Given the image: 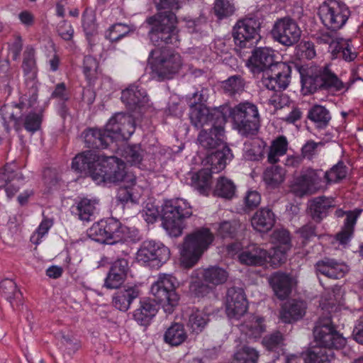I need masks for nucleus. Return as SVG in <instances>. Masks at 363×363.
<instances>
[{
	"label": "nucleus",
	"mask_w": 363,
	"mask_h": 363,
	"mask_svg": "<svg viewBox=\"0 0 363 363\" xmlns=\"http://www.w3.org/2000/svg\"><path fill=\"white\" fill-rule=\"evenodd\" d=\"M72 169L87 172L97 183L121 182L134 184L135 179L125 171V163L116 157H105L92 151L77 155L72 162Z\"/></svg>",
	"instance_id": "nucleus-1"
},
{
	"label": "nucleus",
	"mask_w": 363,
	"mask_h": 363,
	"mask_svg": "<svg viewBox=\"0 0 363 363\" xmlns=\"http://www.w3.org/2000/svg\"><path fill=\"white\" fill-rule=\"evenodd\" d=\"M181 0H155L157 10H167L147 18L145 23L150 27L148 35L155 45L162 43L177 45L179 41L176 27L177 17L173 11L180 8Z\"/></svg>",
	"instance_id": "nucleus-2"
},
{
	"label": "nucleus",
	"mask_w": 363,
	"mask_h": 363,
	"mask_svg": "<svg viewBox=\"0 0 363 363\" xmlns=\"http://www.w3.org/2000/svg\"><path fill=\"white\" fill-rule=\"evenodd\" d=\"M301 78L303 90L306 94H311L318 89H325L334 91H347L354 84V79H350L347 83L342 82L333 73L328 65L320 67L315 65L302 68Z\"/></svg>",
	"instance_id": "nucleus-3"
},
{
	"label": "nucleus",
	"mask_w": 363,
	"mask_h": 363,
	"mask_svg": "<svg viewBox=\"0 0 363 363\" xmlns=\"http://www.w3.org/2000/svg\"><path fill=\"white\" fill-rule=\"evenodd\" d=\"M192 215L191 208L182 199L164 202L162 210V226L170 236L178 237L184 228V219Z\"/></svg>",
	"instance_id": "nucleus-4"
},
{
	"label": "nucleus",
	"mask_w": 363,
	"mask_h": 363,
	"mask_svg": "<svg viewBox=\"0 0 363 363\" xmlns=\"http://www.w3.org/2000/svg\"><path fill=\"white\" fill-rule=\"evenodd\" d=\"M233 127L245 137L255 135L260 127V116L257 106L248 101L242 102L232 108L228 107Z\"/></svg>",
	"instance_id": "nucleus-5"
},
{
	"label": "nucleus",
	"mask_w": 363,
	"mask_h": 363,
	"mask_svg": "<svg viewBox=\"0 0 363 363\" xmlns=\"http://www.w3.org/2000/svg\"><path fill=\"white\" fill-rule=\"evenodd\" d=\"M214 240V235L207 228H201L184 238L181 255L186 267H192L206 251Z\"/></svg>",
	"instance_id": "nucleus-6"
},
{
	"label": "nucleus",
	"mask_w": 363,
	"mask_h": 363,
	"mask_svg": "<svg viewBox=\"0 0 363 363\" xmlns=\"http://www.w3.org/2000/svg\"><path fill=\"white\" fill-rule=\"evenodd\" d=\"M148 62L152 72L161 80L172 79L183 65L179 53L166 48L152 50Z\"/></svg>",
	"instance_id": "nucleus-7"
},
{
	"label": "nucleus",
	"mask_w": 363,
	"mask_h": 363,
	"mask_svg": "<svg viewBox=\"0 0 363 363\" xmlns=\"http://www.w3.org/2000/svg\"><path fill=\"white\" fill-rule=\"evenodd\" d=\"M203 91L199 94L194 93L193 99L194 102H191L189 118L194 126L197 128H202L206 124H225L226 122L228 106H220V108L210 110L203 104L206 101Z\"/></svg>",
	"instance_id": "nucleus-8"
},
{
	"label": "nucleus",
	"mask_w": 363,
	"mask_h": 363,
	"mask_svg": "<svg viewBox=\"0 0 363 363\" xmlns=\"http://www.w3.org/2000/svg\"><path fill=\"white\" fill-rule=\"evenodd\" d=\"M177 279L169 274H160L152 284L150 291L167 314L173 313L178 305L179 295L176 292Z\"/></svg>",
	"instance_id": "nucleus-9"
},
{
	"label": "nucleus",
	"mask_w": 363,
	"mask_h": 363,
	"mask_svg": "<svg viewBox=\"0 0 363 363\" xmlns=\"http://www.w3.org/2000/svg\"><path fill=\"white\" fill-rule=\"evenodd\" d=\"M314 339L317 347L331 350L341 349L346 340L336 330L330 318H320L313 328Z\"/></svg>",
	"instance_id": "nucleus-10"
},
{
	"label": "nucleus",
	"mask_w": 363,
	"mask_h": 363,
	"mask_svg": "<svg viewBox=\"0 0 363 363\" xmlns=\"http://www.w3.org/2000/svg\"><path fill=\"white\" fill-rule=\"evenodd\" d=\"M125 227L119 220L109 218L94 223L88 230V235L92 240L108 244H114L123 239Z\"/></svg>",
	"instance_id": "nucleus-11"
},
{
	"label": "nucleus",
	"mask_w": 363,
	"mask_h": 363,
	"mask_svg": "<svg viewBox=\"0 0 363 363\" xmlns=\"http://www.w3.org/2000/svg\"><path fill=\"white\" fill-rule=\"evenodd\" d=\"M318 13L326 27L332 30H338L347 21L350 11L344 2L329 0L319 6Z\"/></svg>",
	"instance_id": "nucleus-12"
},
{
	"label": "nucleus",
	"mask_w": 363,
	"mask_h": 363,
	"mask_svg": "<svg viewBox=\"0 0 363 363\" xmlns=\"http://www.w3.org/2000/svg\"><path fill=\"white\" fill-rule=\"evenodd\" d=\"M170 257V251L162 243L154 240L144 241L138 249L136 258L139 262L159 268Z\"/></svg>",
	"instance_id": "nucleus-13"
},
{
	"label": "nucleus",
	"mask_w": 363,
	"mask_h": 363,
	"mask_svg": "<svg viewBox=\"0 0 363 363\" xmlns=\"http://www.w3.org/2000/svg\"><path fill=\"white\" fill-rule=\"evenodd\" d=\"M301 33L297 22L290 17L278 18L271 30L273 39L287 47L296 44L301 39Z\"/></svg>",
	"instance_id": "nucleus-14"
},
{
	"label": "nucleus",
	"mask_w": 363,
	"mask_h": 363,
	"mask_svg": "<svg viewBox=\"0 0 363 363\" xmlns=\"http://www.w3.org/2000/svg\"><path fill=\"white\" fill-rule=\"evenodd\" d=\"M259 29L260 22L255 18L238 21L233 30L235 43L241 48L252 46L260 38Z\"/></svg>",
	"instance_id": "nucleus-15"
},
{
	"label": "nucleus",
	"mask_w": 363,
	"mask_h": 363,
	"mask_svg": "<svg viewBox=\"0 0 363 363\" xmlns=\"http://www.w3.org/2000/svg\"><path fill=\"white\" fill-rule=\"evenodd\" d=\"M291 68L289 65L278 62L271 69L262 74V84L269 90L281 91L286 89L291 81Z\"/></svg>",
	"instance_id": "nucleus-16"
},
{
	"label": "nucleus",
	"mask_w": 363,
	"mask_h": 363,
	"mask_svg": "<svg viewBox=\"0 0 363 363\" xmlns=\"http://www.w3.org/2000/svg\"><path fill=\"white\" fill-rule=\"evenodd\" d=\"M228 278V272L222 267L212 266L203 270V283H193L191 290L198 296H203L216 286L224 284Z\"/></svg>",
	"instance_id": "nucleus-17"
},
{
	"label": "nucleus",
	"mask_w": 363,
	"mask_h": 363,
	"mask_svg": "<svg viewBox=\"0 0 363 363\" xmlns=\"http://www.w3.org/2000/svg\"><path fill=\"white\" fill-rule=\"evenodd\" d=\"M106 128L113 140H127L135 132V121L130 115L117 113L109 119Z\"/></svg>",
	"instance_id": "nucleus-18"
},
{
	"label": "nucleus",
	"mask_w": 363,
	"mask_h": 363,
	"mask_svg": "<svg viewBox=\"0 0 363 363\" xmlns=\"http://www.w3.org/2000/svg\"><path fill=\"white\" fill-rule=\"evenodd\" d=\"M321 173V170H308L296 179L292 187L293 191L298 196L318 192L324 186Z\"/></svg>",
	"instance_id": "nucleus-19"
},
{
	"label": "nucleus",
	"mask_w": 363,
	"mask_h": 363,
	"mask_svg": "<svg viewBox=\"0 0 363 363\" xmlns=\"http://www.w3.org/2000/svg\"><path fill=\"white\" fill-rule=\"evenodd\" d=\"M275 56L272 48H258L254 50L246 65L254 74L264 73L277 64Z\"/></svg>",
	"instance_id": "nucleus-20"
},
{
	"label": "nucleus",
	"mask_w": 363,
	"mask_h": 363,
	"mask_svg": "<svg viewBox=\"0 0 363 363\" xmlns=\"http://www.w3.org/2000/svg\"><path fill=\"white\" fill-rule=\"evenodd\" d=\"M247 310V301L244 291L231 287L226 295V313L230 318L240 319Z\"/></svg>",
	"instance_id": "nucleus-21"
},
{
	"label": "nucleus",
	"mask_w": 363,
	"mask_h": 363,
	"mask_svg": "<svg viewBox=\"0 0 363 363\" xmlns=\"http://www.w3.org/2000/svg\"><path fill=\"white\" fill-rule=\"evenodd\" d=\"M315 269L318 274L333 279L343 278L349 272V267L343 262L325 257L316 262Z\"/></svg>",
	"instance_id": "nucleus-22"
},
{
	"label": "nucleus",
	"mask_w": 363,
	"mask_h": 363,
	"mask_svg": "<svg viewBox=\"0 0 363 363\" xmlns=\"http://www.w3.org/2000/svg\"><path fill=\"white\" fill-rule=\"evenodd\" d=\"M270 257L268 251L257 244H252L244 249L238 255V259L242 264L247 266H263Z\"/></svg>",
	"instance_id": "nucleus-23"
},
{
	"label": "nucleus",
	"mask_w": 363,
	"mask_h": 363,
	"mask_svg": "<svg viewBox=\"0 0 363 363\" xmlns=\"http://www.w3.org/2000/svg\"><path fill=\"white\" fill-rule=\"evenodd\" d=\"M128 271V259L125 258L117 259L111 265L105 279L104 286L111 289L119 288L125 281Z\"/></svg>",
	"instance_id": "nucleus-24"
},
{
	"label": "nucleus",
	"mask_w": 363,
	"mask_h": 363,
	"mask_svg": "<svg viewBox=\"0 0 363 363\" xmlns=\"http://www.w3.org/2000/svg\"><path fill=\"white\" fill-rule=\"evenodd\" d=\"M233 158V155L229 147L223 145L220 150L208 155L205 159V164L208 167H206L211 174L218 173L223 170L227 164L229 163Z\"/></svg>",
	"instance_id": "nucleus-25"
},
{
	"label": "nucleus",
	"mask_w": 363,
	"mask_h": 363,
	"mask_svg": "<svg viewBox=\"0 0 363 363\" xmlns=\"http://www.w3.org/2000/svg\"><path fill=\"white\" fill-rule=\"evenodd\" d=\"M23 177L20 172H15L9 166L0 171V189H4L6 196L11 199L23 184Z\"/></svg>",
	"instance_id": "nucleus-26"
},
{
	"label": "nucleus",
	"mask_w": 363,
	"mask_h": 363,
	"mask_svg": "<svg viewBox=\"0 0 363 363\" xmlns=\"http://www.w3.org/2000/svg\"><path fill=\"white\" fill-rule=\"evenodd\" d=\"M121 101L128 109L133 111L147 104L148 97L145 89L130 85L122 91Z\"/></svg>",
	"instance_id": "nucleus-27"
},
{
	"label": "nucleus",
	"mask_w": 363,
	"mask_h": 363,
	"mask_svg": "<svg viewBox=\"0 0 363 363\" xmlns=\"http://www.w3.org/2000/svg\"><path fill=\"white\" fill-rule=\"evenodd\" d=\"M223 124H213L208 132L203 130L198 136L199 144L206 149H213L220 146L224 140Z\"/></svg>",
	"instance_id": "nucleus-28"
},
{
	"label": "nucleus",
	"mask_w": 363,
	"mask_h": 363,
	"mask_svg": "<svg viewBox=\"0 0 363 363\" xmlns=\"http://www.w3.org/2000/svg\"><path fill=\"white\" fill-rule=\"evenodd\" d=\"M113 140L105 130L89 128L84 132V142L86 146L92 149L106 148Z\"/></svg>",
	"instance_id": "nucleus-29"
},
{
	"label": "nucleus",
	"mask_w": 363,
	"mask_h": 363,
	"mask_svg": "<svg viewBox=\"0 0 363 363\" xmlns=\"http://www.w3.org/2000/svg\"><path fill=\"white\" fill-rule=\"evenodd\" d=\"M139 290L135 287H128L117 291L112 298V304L121 311H127L133 300L139 296Z\"/></svg>",
	"instance_id": "nucleus-30"
},
{
	"label": "nucleus",
	"mask_w": 363,
	"mask_h": 363,
	"mask_svg": "<svg viewBox=\"0 0 363 363\" xmlns=\"http://www.w3.org/2000/svg\"><path fill=\"white\" fill-rule=\"evenodd\" d=\"M275 223V216L271 209L263 208L257 211L251 218L252 228L260 233L270 230Z\"/></svg>",
	"instance_id": "nucleus-31"
},
{
	"label": "nucleus",
	"mask_w": 363,
	"mask_h": 363,
	"mask_svg": "<svg viewBox=\"0 0 363 363\" xmlns=\"http://www.w3.org/2000/svg\"><path fill=\"white\" fill-rule=\"evenodd\" d=\"M306 304L303 301H292L286 303L280 312V319L291 323L303 318L306 313Z\"/></svg>",
	"instance_id": "nucleus-32"
},
{
	"label": "nucleus",
	"mask_w": 363,
	"mask_h": 363,
	"mask_svg": "<svg viewBox=\"0 0 363 363\" xmlns=\"http://www.w3.org/2000/svg\"><path fill=\"white\" fill-rule=\"evenodd\" d=\"M98 200L88 198L81 199L72 206V213L83 221H89L96 211Z\"/></svg>",
	"instance_id": "nucleus-33"
},
{
	"label": "nucleus",
	"mask_w": 363,
	"mask_h": 363,
	"mask_svg": "<svg viewBox=\"0 0 363 363\" xmlns=\"http://www.w3.org/2000/svg\"><path fill=\"white\" fill-rule=\"evenodd\" d=\"M333 206L332 199L324 196L317 197L309 202L308 212L314 220L320 222L327 216L328 210Z\"/></svg>",
	"instance_id": "nucleus-34"
},
{
	"label": "nucleus",
	"mask_w": 363,
	"mask_h": 363,
	"mask_svg": "<svg viewBox=\"0 0 363 363\" xmlns=\"http://www.w3.org/2000/svg\"><path fill=\"white\" fill-rule=\"evenodd\" d=\"M157 312L154 301L144 299L140 302V306L133 313L134 320L141 325H147Z\"/></svg>",
	"instance_id": "nucleus-35"
},
{
	"label": "nucleus",
	"mask_w": 363,
	"mask_h": 363,
	"mask_svg": "<svg viewBox=\"0 0 363 363\" xmlns=\"http://www.w3.org/2000/svg\"><path fill=\"white\" fill-rule=\"evenodd\" d=\"M270 284L276 296L280 299H285L291 293V279L284 273H274L270 278Z\"/></svg>",
	"instance_id": "nucleus-36"
},
{
	"label": "nucleus",
	"mask_w": 363,
	"mask_h": 363,
	"mask_svg": "<svg viewBox=\"0 0 363 363\" xmlns=\"http://www.w3.org/2000/svg\"><path fill=\"white\" fill-rule=\"evenodd\" d=\"M11 118L14 121V128L17 131L24 127L27 131L32 133L40 129L42 122V115L32 112L19 118L15 117L14 114L11 113Z\"/></svg>",
	"instance_id": "nucleus-37"
},
{
	"label": "nucleus",
	"mask_w": 363,
	"mask_h": 363,
	"mask_svg": "<svg viewBox=\"0 0 363 363\" xmlns=\"http://www.w3.org/2000/svg\"><path fill=\"white\" fill-rule=\"evenodd\" d=\"M273 242L277 244L274 247V256L279 257V260L286 259L285 255L291 249V238L289 232L285 229H277L273 233Z\"/></svg>",
	"instance_id": "nucleus-38"
},
{
	"label": "nucleus",
	"mask_w": 363,
	"mask_h": 363,
	"mask_svg": "<svg viewBox=\"0 0 363 363\" xmlns=\"http://www.w3.org/2000/svg\"><path fill=\"white\" fill-rule=\"evenodd\" d=\"M191 186L200 194L207 196L211 191V174L207 169L191 174Z\"/></svg>",
	"instance_id": "nucleus-39"
},
{
	"label": "nucleus",
	"mask_w": 363,
	"mask_h": 363,
	"mask_svg": "<svg viewBox=\"0 0 363 363\" xmlns=\"http://www.w3.org/2000/svg\"><path fill=\"white\" fill-rule=\"evenodd\" d=\"M307 117L318 129L325 128L331 120L330 111L321 105L313 106L309 109Z\"/></svg>",
	"instance_id": "nucleus-40"
},
{
	"label": "nucleus",
	"mask_w": 363,
	"mask_h": 363,
	"mask_svg": "<svg viewBox=\"0 0 363 363\" xmlns=\"http://www.w3.org/2000/svg\"><path fill=\"white\" fill-rule=\"evenodd\" d=\"M264 318L250 315L247 320L240 325V330L252 338L259 337L265 330Z\"/></svg>",
	"instance_id": "nucleus-41"
},
{
	"label": "nucleus",
	"mask_w": 363,
	"mask_h": 363,
	"mask_svg": "<svg viewBox=\"0 0 363 363\" xmlns=\"http://www.w3.org/2000/svg\"><path fill=\"white\" fill-rule=\"evenodd\" d=\"M289 147V142L284 135H279L273 140L267 153V161L270 164H276L279 157L284 155Z\"/></svg>",
	"instance_id": "nucleus-42"
},
{
	"label": "nucleus",
	"mask_w": 363,
	"mask_h": 363,
	"mask_svg": "<svg viewBox=\"0 0 363 363\" xmlns=\"http://www.w3.org/2000/svg\"><path fill=\"white\" fill-rule=\"evenodd\" d=\"M265 145V142L259 138H253L245 142L243 147L245 158L251 161L262 159Z\"/></svg>",
	"instance_id": "nucleus-43"
},
{
	"label": "nucleus",
	"mask_w": 363,
	"mask_h": 363,
	"mask_svg": "<svg viewBox=\"0 0 363 363\" xmlns=\"http://www.w3.org/2000/svg\"><path fill=\"white\" fill-rule=\"evenodd\" d=\"M286 171L279 166H272L267 167L263 172L262 179L269 189H275L285 179Z\"/></svg>",
	"instance_id": "nucleus-44"
},
{
	"label": "nucleus",
	"mask_w": 363,
	"mask_h": 363,
	"mask_svg": "<svg viewBox=\"0 0 363 363\" xmlns=\"http://www.w3.org/2000/svg\"><path fill=\"white\" fill-rule=\"evenodd\" d=\"M187 338V334L182 324L176 323L167 328L164 335V342L172 346H178Z\"/></svg>",
	"instance_id": "nucleus-45"
},
{
	"label": "nucleus",
	"mask_w": 363,
	"mask_h": 363,
	"mask_svg": "<svg viewBox=\"0 0 363 363\" xmlns=\"http://www.w3.org/2000/svg\"><path fill=\"white\" fill-rule=\"evenodd\" d=\"M0 290L4 297L13 306L18 305L22 299V294L17 289L16 284L11 279H4L0 282Z\"/></svg>",
	"instance_id": "nucleus-46"
},
{
	"label": "nucleus",
	"mask_w": 363,
	"mask_h": 363,
	"mask_svg": "<svg viewBox=\"0 0 363 363\" xmlns=\"http://www.w3.org/2000/svg\"><path fill=\"white\" fill-rule=\"evenodd\" d=\"M245 86L244 79L240 75H233L222 82L221 88L223 92L231 97L240 95Z\"/></svg>",
	"instance_id": "nucleus-47"
},
{
	"label": "nucleus",
	"mask_w": 363,
	"mask_h": 363,
	"mask_svg": "<svg viewBox=\"0 0 363 363\" xmlns=\"http://www.w3.org/2000/svg\"><path fill=\"white\" fill-rule=\"evenodd\" d=\"M333 357L332 350L315 347L306 353L303 359L305 363H330Z\"/></svg>",
	"instance_id": "nucleus-48"
},
{
	"label": "nucleus",
	"mask_w": 363,
	"mask_h": 363,
	"mask_svg": "<svg viewBox=\"0 0 363 363\" xmlns=\"http://www.w3.org/2000/svg\"><path fill=\"white\" fill-rule=\"evenodd\" d=\"M236 186L234 182L225 177L218 179L216 184L213 194L216 196L231 199L235 194Z\"/></svg>",
	"instance_id": "nucleus-49"
},
{
	"label": "nucleus",
	"mask_w": 363,
	"mask_h": 363,
	"mask_svg": "<svg viewBox=\"0 0 363 363\" xmlns=\"http://www.w3.org/2000/svg\"><path fill=\"white\" fill-rule=\"evenodd\" d=\"M209 321L208 315L203 311L195 310L191 312L187 322V327L196 334L201 333Z\"/></svg>",
	"instance_id": "nucleus-50"
},
{
	"label": "nucleus",
	"mask_w": 363,
	"mask_h": 363,
	"mask_svg": "<svg viewBox=\"0 0 363 363\" xmlns=\"http://www.w3.org/2000/svg\"><path fill=\"white\" fill-rule=\"evenodd\" d=\"M347 167L342 162H338L329 171L322 172L324 184L338 182L345 178L347 175Z\"/></svg>",
	"instance_id": "nucleus-51"
},
{
	"label": "nucleus",
	"mask_w": 363,
	"mask_h": 363,
	"mask_svg": "<svg viewBox=\"0 0 363 363\" xmlns=\"http://www.w3.org/2000/svg\"><path fill=\"white\" fill-rule=\"evenodd\" d=\"M22 68L25 77H37V67L35 59V50L33 48H26L24 52Z\"/></svg>",
	"instance_id": "nucleus-52"
},
{
	"label": "nucleus",
	"mask_w": 363,
	"mask_h": 363,
	"mask_svg": "<svg viewBox=\"0 0 363 363\" xmlns=\"http://www.w3.org/2000/svg\"><path fill=\"white\" fill-rule=\"evenodd\" d=\"M133 30L132 26L124 23H116L107 30L106 37L111 42H117Z\"/></svg>",
	"instance_id": "nucleus-53"
},
{
	"label": "nucleus",
	"mask_w": 363,
	"mask_h": 363,
	"mask_svg": "<svg viewBox=\"0 0 363 363\" xmlns=\"http://www.w3.org/2000/svg\"><path fill=\"white\" fill-rule=\"evenodd\" d=\"M236 363H257L259 352L253 347L244 346L234 355Z\"/></svg>",
	"instance_id": "nucleus-54"
},
{
	"label": "nucleus",
	"mask_w": 363,
	"mask_h": 363,
	"mask_svg": "<svg viewBox=\"0 0 363 363\" xmlns=\"http://www.w3.org/2000/svg\"><path fill=\"white\" fill-rule=\"evenodd\" d=\"M240 228V223L236 220L224 221L219 225L218 233L223 238H234Z\"/></svg>",
	"instance_id": "nucleus-55"
},
{
	"label": "nucleus",
	"mask_w": 363,
	"mask_h": 363,
	"mask_svg": "<svg viewBox=\"0 0 363 363\" xmlns=\"http://www.w3.org/2000/svg\"><path fill=\"white\" fill-rule=\"evenodd\" d=\"M213 9L215 14L220 19L231 16L235 11L233 4L228 0H216Z\"/></svg>",
	"instance_id": "nucleus-56"
},
{
	"label": "nucleus",
	"mask_w": 363,
	"mask_h": 363,
	"mask_svg": "<svg viewBox=\"0 0 363 363\" xmlns=\"http://www.w3.org/2000/svg\"><path fill=\"white\" fill-rule=\"evenodd\" d=\"M99 63L96 58L87 55L84 58L83 72L89 82L96 78Z\"/></svg>",
	"instance_id": "nucleus-57"
},
{
	"label": "nucleus",
	"mask_w": 363,
	"mask_h": 363,
	"mask_svg": "<svg viewBox=\"0 0 363 363\" xmlns=\"http://www.w3.org/2000/svg\"><path fill=\"white\" fill-rule=\"evenodd\" d=\"M52 225L53 221L52 219L44 218L31 235L30 241L35 245H38L41 242V239L48 234Z\"/></svg>",
	"instance_id": "nucleus-58"
},
{
	"label": "nucleus",
	"mask_w": 363,
	"mask_h": 363,
	"mask_svg": "<svg viewBox=\"0 0 363 363\" xmlns=\"http://www.w3.org/2000/svg\"><path fill=\"white\" fill-rule=\"evenodd\" d=\"M26 86L28 90L26 96L29 97V106H33L38 99V83L37 77H26Z\"/></svg>",
	"instance_id": "nucleus-59"
},
{
	"label": "nucleus",
	"mask_w": 363,
	"mask_h": 363,
	"mask_svg": "<svg viewBox=\"0 0 363 363\" xmlns=\"http://www.w3.org/2000/svg\"><path fill=\"white\" fill-rule=\"evenodd\" d=\"M284 337L280 332H274L265 336L262 344L268 350H274L283 345Z\"/></svg>",
	"instance_id": "nucleus-60"
},
{
	"label": "nucleus",
	"mask_w": 363,
	"mask_h": 363,
	"mask_svg": "<svg viewBox=\"0 0 363 363\" xmlns=\"http://www.w3.org/2000/svg\"><path fill=\"white\" fill-rule=\"evenodd\" d=\"M125 157L131 164H138L142 160V150L136 145L128 146L125 150Z\"/></svg>",
	"instance_id": "nucleus-61"
},
{
	"label": "nucleus",
	"mask_w": 363,
	"mask_h": 363,
	"mask_svg": "<svg viewBox=\"0 0 363 363\" xmlns=\"http://www.w3.org/2000/svg\"><path fill=\"white\" fill-rule=\"evenodd\" d=\"M279 92L274 94L268 100V104L272 106L275 110L282 108L290 102L289 97L286 94Z\"/></svg>",
	"instance_id": "nucleus-62"
},
{
	"label": "nucleus",
	"mask_w": 363,
	"mask_h": 363,
	"mask_svg": "<svg viewBox=\"0 0 363 363\" xmlns=\"http://www.w3.org/2000/svg\"><path fill=\"white\" fill-rule=\"evenodd\" d=\"M142 215L147 223H153L159 216L158 208L153 203H147L143 211Z\"/></svg>",
	"instance_id": "nucleus-63"
},
{
	"label": "nucleus",
	"mask_w": 363,
	"mask_h": 363,
	"mask_svg": "<svg viewBox=\"0 0 363 363\" xmlns=\"http://www.w3.org/2000/svg\"><path fill=\"white\" fill-rule=\"evenodd\" d=\"M245 208L251 210L257 208L261 202V196L257 191H249L247 192L245 199Z\"/></svg>",
	"instance_id": "nucleus-64"
}]
</instances>
